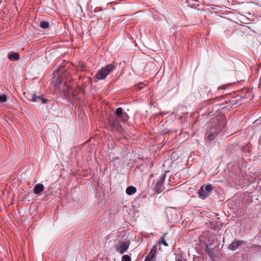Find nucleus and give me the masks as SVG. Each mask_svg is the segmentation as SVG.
<instances>
[{"label": "nucleus", "instance_id": "obj_1", "mask_svg": "<svg viewBox=\"0 0 261 261\" xmlns=\"http://www.w3.org/2000/svg\"><path fill=\"white\" fill-rule=\"evenodd\" d=\"M115 116H111L110 117V124L112 128L118 129L120 126V123L118 119L122 122H126L128 118L127 113L123 111L122 108L119 107L116 109L115 112Z\"/></svg>", "mask_w": 261, "mask_h": 261}, {"label": "nucleus", "instance_id": "obj_2", "mask_svg": "<svg viewBox=\"0 0 261 261\" xmlns=\"http://www.w3.org/2000/svg\"><path fill=\"white\" fill-rule=\"evenodd\" d=\"M116 65L114 62L107 65L97 73L96 79L98 80L105 79L109 73L116 69Z\"/></svg>", "mask_w": 261, "mask_h": 261}, {"label": "nucleus", "instance_id": "obj_3", "mask_svg": "<svg viewBox=\"0 0 261 261\" xmlns=\"http://www.w3.org/2000/svg\"><path fill=\"white\" fill-rule=\"evenodd\" d=\"M130 243L128 241L120 242L115 246V250L120 254L124 253L128 249Z\"/></svg>", "mask_w": 261, "mask_h": 261}, {"label": "nucleus", "instance_id": "obj_4", "mask_svg": "<svg viewBox=\"0 0 261 261\" xmlns=\"http://www.w3.org/2000/svg\"><path fill=\"white\" fill-rule=\"evenodd\" d=\"M166 176V174L165 173L163 174L160 176V179L157 181L154 186V190L158 194L161 193L164 189L163 184L165 181Z\"/></svg>", "mask_w": 261, "mask_h": 261}, {"label": "nucleus", "instance_id": "obj_5", "mask_svg": "<svg viewBox=\"0 0 261 261\" xmlns=\"http://www.w3.org/2000/svg\"><path fill=\"white\" fill-rule=\"evenodd\" d=\"M28 99L32 102H39L40 101L41 103H45L47 100L42 97L41 95H38L35 92L32 95H28L27 96Z\"/></svg>", "mask_w": 261, "mask_h": 261}, {"label": "nucleus", "instance_id": "obj_6", "mask_svg": "<svg viewBox=\"0 0 261 261\" xmlns=\"http://www.w3.org/2000/svg\"><path fill=\"white\" fill-rule=\"evenodd\" d=\"M244 242L243 241L236 240V241L232 242L229 245V246L228 247V249L232 251H234L238 248L239 246L243 244Z\"/></svg>", "mask_w": 261, "mask_h": 261}, {"label": "nucleus", "instance_id": "obj_7", "mask_svg": "<svg viewBox=\"0 0 261 261\" xmlns=\"http://www.w3.org/2000/svg\"><path fill=\"white\" fill-rule=\"evenodd\" d=\"M8 58L11 61H17L19 59V54L18 53L11 51L8 54Z\"/></svg>", "mask_w": 261, "mask_h": 261}, {"label": "nucleus", "instance_id": "obj_8", "mask_svg": "<svg viewBox=\"0 0 261 261\" xmlns=\"http://www.w3.org/2000/svg\"><path fill=\"white\" fill-rule=\"evenodd\" d=\"M44 189V186L41 184H38L34 188L33 192L35 194H39Z\"/></svg>", "mask_w": 261, "mask_h": 261}, {"label": "nucleus", "instance_id": "obj_9", "mask_svg": "<svg viewBox=\"0 0 261 261\" xmlns=\"http://www.w3.org/2000/svg\"><path fill=\"white\" fill-rule=\"evenodd\" d=\"M198 197L202 199H204L209 194L204 190V186H202L198 191Z\"/></svg>", "mask_w": 261, "mask_h": 261}, {"label": "nucleus", "instance_id": "obj_10", "mask_svg": "<svg viewBox=\"0 0 261 261\" xmlns=\"http://www.w3.org/2000/svg\"><path fill=\"white\" fill-rule=\"evenodd\" d=\"M136 192V188L133 186H129L126 189V193L127 195H131Z\"/></svg>", "mask_w": 261, "mask_h": 261}, {"label": "nucleus", "instance_id": "obj_11", "mask_svg": "<svg viewBox=\"0 0 261 261\" xmlns=\"http://www.w3.org/2000/svg\"><path fill=\"white\" fill-rule=\"evenodd\" d=\"M218 134V132H213L208 135L207 139L212 141L217 136Z\"/></svg>", "mask_w": 261, "mask_h": 261}, {"label": "nucleus", "instance_id": "obj_12", "mask_svg": "<svg viewBox=\"0 0 261 261\" xmlns=\"http://www.w3.org/2000/svg\"><path fill=\"white\" fill-rule=\"evenodd\" d=\"M156 247L155 246H153L152 248L150 249L149 254L147 256H148L149 258H152L156 252Z\"/></svg>", "mask_w": 261, "mask_h": 261}, {"label": "nucleus", "instance_id": "obj_13", "mask_svg": "<svg viewBox=\"0 0 261 261\" xmlns=\"http://www.w3.org/2000/svg\"><path fill=\"white\" fill-rule=\"evenodd\" d=\"M40 27L42 29H47L49 27V23L48 21H42L40 22Z\"/></svg>", "mask_w": 261, "mask_h": 261}, {"label": "nucleus", "instance_id": "obj_14", "mask_svg": "<svg viewBox=\"0 0 261 261\" xmlns=\"http://www.w3.org/2000/svg\"><path fill=\"white\" fill-rule=\"evenodd\" d=\"M204 190L209 194V193L213 190V187L211 185H207L204 187Z\"/></svg>", "mask_w": 261, "mask_h": 261}, {"label": "nucleus", "instance_id": "obj_15", "mask_svg": "<svg viewBox=\"0 0 261 261\" xmlns=\"http://www.w3.org/2000/svg\"><path fill=\"white\" fill-rule=\"evenodd\" d=\"M226 125V123L223 120L221 123L219 124V127L217 129L218 130H222V129L225 128V126Z\"/></svg>", "mask_w": 261, "mask_h": 261}, {"label": "nucleus", "instance_id": "obj_16", "mask_svg": "<svg viewBox=\"0 0 261 261\" xmlns=\"http://www.w3.org/2000/svg\"><path fill=\"white\" fill-rule=\"evenodd\" d=\"M130 257L128 255H124L122 257V261H130Z\"/></svg>", "mask_w": 261, "mask_h": 261}, {"label": "nucleus", "instance_id": "obj_17", "mask_svg": "<svg viewBox=\"0 0 261 261\" xmlns=\"http://www.w3.org/2000/svg\"><path fill=\"white\" fill-rule=\"evenodd\" d=\"M7 100V97L5 95H0V102H5Z\"/></svg>", "mask_w": 261, "mask_h": 261}, {"label": "nucleus", "instance_id": "obj_18", "mask_svg": "<svg viewBox=\"0 0 261 261\" xmlns=\"http://www.w3.org/2000/svg\"><path fill=\"white\" fill-rule=\"evenodd\" d=\"M166 234V233H165L164 236L162 238V243L165 246H168V244L166 242V241L165 240L164 237Z\"/></svg>", "mask_w": 261, "mask_h": 261}, {"label": "nucleus", "instance_id": "obj_19", "mask_svg": "<svg viewBox=\"0 0 261 261\" xmlns=\"http://www.w3.org/2000/svg\"><path fill=\"white\" fill-rule=\"evenodd\" d=\"M143 87V84L142 83L139 84L137 86L136 88H138L139 90H141Z\"/></svg>", "mask_w": 261, "mask_h": 261}, {"label": "nucleus", "instance_id": "obj_20", "mask_svg": "<svg viewBox=\"0 0 261 261\" xmlns=\"http://www.w3.org/2000/svg\"><path fill=\"white\" fill-rule=\"evenodd\" d=\"M226 86V85H223L222 86L219 87L218 88V89H224Z\"/></svg>", "mask_w": 261, "mask_h": 261}, {"label": "nucleus", "instance_id": "obj_21", "mask_svg": "<svg viewBox=\"0 0 261 261\" xmlns=\"http://www.w3.org/2000/svg\"><path fill=\"white\" fill-rule=\"evenodd\" d=\"M176 261H183L181 258H180V257L178 256L177 257H176Z\"/></svg>", "mask_w": 261, "mask_h": 261}, {"label": "nucleus", "instance_id": "obj_22", "mask_svg": "<svg viewBox=\"0 0 261 261\" xmlns=\"http://www.w3.org/2000/svg\"><path fill=\"white\" fill-rule=\"evenodd\" d=\"M144 261H150V258L147 256Z\"/></svg>", "mask_w": 261, "mask_h": 261}, {"label": "nucleus", "instance_id": "obj_23", "mask_svg": "<svg viewBox=\"0 0 261 261\" xmlns=\"http://www.w3.org/2000/svg\"><path fill=\"white\" fill-rule=\"evenodd\" d=\"M186 133H187V132H181V133H180V134H179V135H181V134H186Z\"/></svg>", "mask_w": 261, "mask_h": 261}, {"label": "nucleus", "instance_id": "obj_24", "mask_svg": "<svg viewBox=\"0 0 261 261\" xmlns=\"http://www.w3.org/2000/svg\"><path fill=\"white\" fill-rule=\"evenodd\" d=\"M213 124H211V127L212 128Z\"/></svg>", "mask_w": 261, "mask_h": 261}, {"label": "nucleus", "instance_id": "obj_25", "mask_svg": "<svg viewBox=\"0 0 261 261\" xmlns=\"http://www.w3.org/2000/svg\"><path fill=\"white\" fill-rule=\"evenodd\" d=\"M210 124H211V123H210V124H208V125L209 126Z\"/></svg>", "mask_w": 261, "mask_h": 261}, {"label": "nucleus", "instance_id": "obj_26", "mask_svg": "<svg viewBox=\"0 0 261 261\" xmlns=\"http://www.w3.org/2000/svg\"><path fill=\"white\" fill-rule=\"evenodd\" d=\"M210 124H211V123H210V124H208V125L209 126Z\"/></svg>", "mask_w": 261, "mask_h": 261}]
</instances>
